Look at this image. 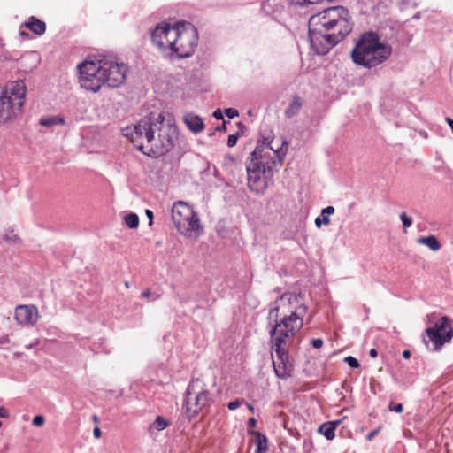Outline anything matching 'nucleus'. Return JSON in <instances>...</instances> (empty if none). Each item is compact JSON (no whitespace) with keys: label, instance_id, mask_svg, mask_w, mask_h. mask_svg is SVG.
<instances>
[{"label":"nucleus","instance_id":"obj_1","mask_svg":"<svg viewBox=\"0 0 453 453\" xmlns=\"http://www.w3.org/2000/svg\"><path fill=\"white\" fill-rule=\"evenodd\" d=\"M306 307L295 294L285 293L278 298L268 313L274 325L270 330L273 365L276 376L286 379L291 375L292 364L288 360V347L303 325Z\"/></svg>","mask_w":453,"mask_h":453},{"label":"nucleus","instance_id":"obj_2","mask_svg":"<svg viewBox=\"0 0 453 453\" xmlns=\"http://www.w3.org/2000/svg\"><path fill=\"white\" fill-rule=\"evenodd\" d=\"M165 120L163 111L150 113L133 127H126L123 133L144 154L159 157L173 147L175 136V127Z\"/></svg>","mask_w":453,"mask_h":453},{"label":"nucleus","instance_id":"obj_3","mask_svg":"<svg viewBox=\"0 0 453 453\" xmlns=\"http://www.w3.org/2000/svg\"><path fill=\"white\" fill-rule=\"evenodd\" d=\"M313 52L326 55L352 30L348 9L334 6L313 12Z\"/></svg>","mask_w":453,"mask_h":453},{"label":"nucleus","instance_id":"obj_4","mask_svg":"<svg viewBox=\"0 0 453 453\" xmlns=\"http://www.w3.org/2000/svg\"><path fill=\"white\" fill-rule=\"evenodd\" d=\"M282 163L280 156L266 146L265 141L258 143L246 166L250 190L257 194L264 193L273 178V172L278 171Z\"/></svg>","mask_w":453,"mask_h":453},{"label":"nucleus","instance_id":"obj_5","mask_svg":"<svg viewBox=\"0 0 453 453\" xmlns=\"http://www.w3.org/2000/svg\"><path fill=\"white\" fill-rule=\"evenodd\" d=\"M391 53V46L380 42L377 33L366 32L358 38L351 51V58L357 65L372 68L386 61Z\"/></svg>","mask_w":453,"mask_h":453},{"label":"nucleus","instance_id":"obj_6","mask_svg":"<svg viewBox=\"0 0 453 453\" xmlns=\"http://www.w3.org/2000/svg\"><path fill=\"white\" fill-rule=\"evenodd\" d=\"M26 85L23 81L8 83L0 93V125L12 121L24 104Z\"/></svg>","mask_w":453,"mask_h":453},{"label":"nucleus","instance_id":"obj_7","mask_svg":"<svg viewBox=\"0 0 453 453\" xmlns=\"http://www.w3.org/2000/svg\"><path fill=\"white\" fill-rule=\"evenodd\" d=\"M172 219L178 232L183 236L197 239L203 233L198 214L186 202L178 201L173 203Z\"/></svg>","mask_w":453,"mask_h":453},{"label":"nucleus","instance_id":"obj_8","mask_svg":"<svg viewBox=\"0 0 453 453\" xmlns=\"http://www.w3.org/2000/svg\"><path fill=\"white\" fill-rule=\"evenodd\" d=\"M186 394L185 412L189 419L193 418L204 408L210 406L211 403V396L208 387L203 380L200 378L193 379L190 381Z\"/></svg>","mask_w":453,"mask_h":453},{"label":"nucleus","instance_id":"obj_9","mask_svg":"<svg viewBox=\"0 0 453 453\" xmlns=\"http://www.w3.org/2000/svg\"><path fill=\"white\" fill-rule=\"evenodd\" d=\"M175 35L172 56L175 55L179 58L191 56L197 44L196 29L189 23H178L176 25Z\"/></svg>","mask_w":453,"mask_h":453},{"label":"nucleus","instance_id":"obj_10","mask_svg":"<svg viewBox=\"0 0 453 453\" xmlns=\"http://www.w3.org/2000/svg\"><path fill=\"white\" fill-rule=\"evenodd\" d=\"M79 82L86 90L97 92L104 83L101 73V64L98 61H85L79 65Z\"/></svg>","mask_w":453,"mask_h":453},{"label":"nucleus","instance_id":"obj_11","mask_svg":"<svg viewBox=\"0 0 453 453\" xmlns=\"http://www.w3.org/2000/svg\"><path fill=\"white\" fill-rule=\"evenodd\" d=\"M101 73L104 83L111 88H118L124 83L128 68L111 59H101Z\"/></svg>","mask_w":453,"mask_h":453},{"label":"nucleus","instance_id":"obj_12","mask_svg":"<svg viewBox=\"0 0 453 453\" xmlns=\"http://www.w3.org/2000/svg\"><path fill=\"white\" fill-rule=\"evenodd\" d=\"M176 25L170 26L163 23L158 25L152 32L151 40L153 44L163 53L172 57L173 40L175 36Z\"/></svg>","mask_w":453,"mask_h":453},{"label":"nucleus","instance_id":"obj_13","mask_svg":"<svg viewBox=\"0 0 453 453\" xmlns=\"http://www.w3.org/2000/svg\"><path fill=\"white\" fill-rule=\"evenodd\" d=\"M450 320L447 317H441L433 327L426 330V335L436 346H441L449 341L452 332L449 329Z\"/></svg>","mask_w":453,"mask_h":453},{"label":"nucleus","instance_id":"obj_14","mask_svg":"<svg viewBox=\"0 0 453 453\" xmlns=\"http://www.w3.org/2000/svg\"><path fill=\"white\" fill-rule=\"evenodd\" d=\"M14 319L19 326H32L39 319V312L35 305L21 304L15 308Z\"/></svg>","mask_w":453,"mask_h":453},{"label":"nucleus","instance_id":"obj_15","mask_svg":"<svg viewBox=\"0 0 453 453\" xmlns=\"http://www.w3.org/2000/svg\"><path fill=\"white\" fill-rule=\"evenodd\" d=\"M187 127L193 133L198 134L204 129V123L201 117L193 113H187L183 117Z\"/></svg>","mask_w":453,"mask_h":453},{"label":"nucleus","instance_id":"obj_16","mask_svg":"<svg viewBox=\"0 0 453 453\" xmlns=\"http://www.w3.org/2000/svg\"><path fill=\"white\" fill-rule=\"evenodd\" d=\"M266 146L270 148L273 152H276L278 156L283 161V158L288 151V142L281 139L273 137L270 142H265Z\"/></svg>","mask_w":453,"mask_h":453},{"label":"nucleus","instance_id":"obj_17","mask_svg":"<svg viewBox=\"0 0 453 453\" xmlns=\"http://www.w3.org/2000/svg\"><path fill=\"white\" fill-rule=\"evenodd\" d=\"M24 27L30 29L36 35H42L46 30V24L44 21L38 19L35 16L28 18L27 21L24 23Z\"/></svg>","mask_w":453,"mask_h":453},{"label":"nucleus","instance_id":"obj_18","mask_svg":"<svg viewBox=\"0 0 453 453\" xmlns=\"http://www.w3.org/2000/svg\"><path fill=\"white\" fill-rule=\"evenodd\" d=\"M339 424L340 421L326 422L319 427L318 433L323 434L327 440H332L334 438V431Z\"/></svg>","mask_w":453,"mask_h":453},{"label":"nucleus","instance_id":"obj_19","mask_svg":"<svg viewBox=\"0 0 453 453\" xmlns=\"http://www.w3.org/2000/svg\"><path fill=\"white\" fill-rule=\"evenodd\" d=\"M334 213V208L333 206H327L323 209L321 214L315 219V225L317 227L321 226H328L330 224V216Z\"/></svg>","mask_w":453,"mask_h":453},{"label":"nucleus","instance_id":"obj_20","mask_svg":"<svg viewBox=\"0 0 453 453\" xmlns=\"http://www.w3.org/2000/svg\"><path fill=\"white\" fill-rule=\"evenodd\" d=\"M303 105V100L301 97L296 96L293 97L289 106L285 110V115L287 118H292L296 115Z\"/></svg>","mask_w":453,"mask_h":453},{"label":"nucleus","instance_id":"obj_21","mask_svg":"<svg viewBox=\"0 0 453 453\" xmlns=\"http://www.w3.org/2000/svg\"><path fill=\"white\" fill-rule=\"evenodd\" d=\"M418 243L427 246L433 251H437L441 247L437 238L434 235L420 237L418 239Z\"/></svg>","mask_w":453,"mask_h":453},{"label":"nucleus","instance_id":"obj_22","mask_svg":"<svg viewBox=\"0 0 453 453\" xmlns=\"http://www.w3.org/2000/svg\"><path fill=\"white\" fill-rule=\"evenodd\" d=\"M252 434L255 435V443L257 445V453H266L268 449L267 438L260 432L254 431Z\"/></svg>","mask_w":453,"mask_h":453},{"label":"nucleus","instance_id":"obj_23","mask_svg":"<svg viewBox=\"0 0 453 453\" xmlns=\"http://www.w3.org/2000/svg\"><path fill=\"white\" fill-rule=\"evenodd\" d=\"M40 125L43 127H52L55 125H63L65 124V119L63 118L58 117H46L42 118L39 121Z\"/></svg>","mask_w":453,"mask_h":453},{"label":"nucleus","instance_id":"obj_24","mask_svg":"<svg viewBox=\"0 0 453 453\" xmlns=\"http://www.w3.org/2000/svg\"><path fill=\"white\" fill-rule=\"evenodd\" d=\"M125 223L129 228H137L139 226V218L135 213H129L125 217Z\"/></svg>","mask_w":453,"mask_h":453},{"label":"nucleus","instance_id":"obj_25","mask_svg":"<svg viewBox=\"0 0 453 453\" xmlns=\"http://www.w3.org/2000/svg\"><path fill=\"white\" fill-rule=\"evenodd\" d=\"M169 422L166 421L163 417L161 416H158L154 423H153V426L155 427V429H157V431H162L164 429H165L168 426H169Z\"/></svg>","mask_w":453,"mask_h":453},{"label":"nucleus","instance_id":"obj_26","mask_svg":"<svg viewBox=\"0 0 453 453\" xmlns=\"http://www.w3.org/2000/svg\"><path fill=\"white\" fill-rule=\"evenodd\" d=\"M344 361L350 366L351 368H357L359 367V362L356 357H353L351 356L346 357L344 358Z\"/></svg>","mask_w":453,"mask_h":453},{"label":"nucleus","instance_id":"obj_27","mask_svg":"<svg viewBox=\"0 0 453 453\" xmlns=\"http://www.w3.org/2000/svg\"><path fill=\"white\" fill-rule=\"evenodd\" d=\"M401 220L403 222V227H410L412 224V219L409 218L404 212L400 215Z\"/></svg>","mask_w":453,"mask_h":453},{"label":"nucleus","instance_id":"obj_28","mask_svg":"<svg viewBox=\"0 0 453 453\" xmlns=\"http://www.w3.org/2000/svg\"><path fill=\"white\" fill-rule=\"evenodd\" d=\"M44 422H45V418L42 415H37V416L34 417V418L32 420V424L35 426H42L44 425Z\"/></svg>","mask_w":453,"mask_h":453},{"label":"nucleus","instance_id":"obj_29","mask_svg":"<svg viewBox=\"0 0 453 453\" xmlns=\"http://www.w3.org/2000/svg\"><path fill=\"white\" fill-rule=\"evenodd\" d=\"M388 409L389 411H395L397 413H402L403 411V406L402 403H398V404H394L393 403H391L389 405H388Z\"/></svg>","mask_w":453,"mask_h":453},{"label":"nucleus","instance_id":"obj_30","mask_svg":"<svg viewBox=\"0 0 453 453\" xmlns=\"http://www.w3.org/2000/svg\"><path fill=\"white\" fill-rule=\"evenodd\" d=\"M225 114L229 118L233 119L234 117H237L239 115V112L236 109L234 108H227L225 110Z\"/></svg>","mask_w":453,"mask_h":453},{"label":"nucleus","instance_id":"obj_31","mask_svg":"<svg viewBox=\"0 0 453 453\" xmlns=\"http://www.w3.org/2000/svg\"><path fill=\"white\" fill-rule=\"evenodd\" d=\"M239 135L237 134H230L227 139V146L234 147L238 140Z\"/></svg>","mask_w":453,"mask_h":453},{"label":"nucleus","instance_id":"obj_32","mask_svg":"<svg viewBox=\"0 0 453 453\" xmlns=\"http://www.w3.org/2000/svg\"><path fill=\"white\" fill-rule=\"evenodd\" d=\"M292 4L296 6H305L307 4H310L311 3V0H291Z\"/></svg>","mask_w":453,"mask_h":453},{"label":"nucleus","instance_id":"obj_33","mask_svg":"<svg viewBox=\"0 0 453 453\" xmlns=\"http://www.w3.org/2000/svg\"><path fill=\"white\" fill-rule=\"evenodd\" d=\"M241 405V402L239 400H234V401H232L230 402L228 404H227V407L230 411H234L236 410L237 408H239Z\"/></svg>","mask_w":453,"mask_h":453},{"label":"nucleus","instance_id":"obj_34","mask_svg":"<svg viewBox=\"0 0 453 453\" xmlns=\"http://www.w3.org/2000/svg\"><path fill=\"white\" fill-rule=\"evenodd\" d=\"M145 215H146V217L149 219V226H152V224H153V218H154L153 211L149 210V209H147L145 211Z\"/></svg>","mask_w":453,"mask_h":453},{"label":"nucleus","instance_id":"obj_35","mask_svg":"<svg viewBox=\"0 0 453 453\" xmlns=\"http://www.w3.org/2000/svg\"><path fill=\"white\" fill-rule=\"evenodd\" d=\"M380 428L375 429L366 435V440L371 441L379 433Z\"/></svg>","mask_w":453,"mask_h":453},{"label":"nucleus","instance_id":"obj_36","mask_svg":"<svg viewBox=\"0 0 453 453\" xmlns=\"http://www.w3.org/2000/svg\"><path fill=\"white\" fill-rule=\"evenodd\" d=\"M9 411L4 407H0V418H8Z\"/></svg>","mask_w":453,"mask_h":453},{"label":"nucleus","instance_id":"obj_37","mask_svg":"<svg viewBox=\"0 0 453 453\" xmlns=\"http://www.w3.org/2000/svg\"><path fill=\"white\" fill-rule=\"evenodd\" d=\"M323 340L322 339H314L313 340V348L319 349L322 347Z\"/></svg>","mask_w":453,"mask_h":453},{"label":"nucleus","instance_id":"obj_38","mask_svg":"<svg viewBox=\"0 0 453 453\" xmlns=\"http://www.w3.org/2000/svg\"><path fill=\"white\" fill-rule=\"evenodd\" d=\"M213 117L217 119H223V114H222V111L220 109H217L214 112H213Z\"/></svg>","mask_w":453,"mask_h":453},{"label":"nucleus","instance_id":"obj_39","mask_svg":"<svg viewBox=\"0 0 453 453\" xmlns=\"http://www.w3.org/2000/svg\"><path fill=\"white\" fill-rule=\"evenodd\" d=\"M93 434L96 438H100L102 435L101 429L98 426H96L93 430Z\"/></svg>","mask_w":453,"mask_h":453},{"label":"nucleus","instance_id":"obj_40","mask_svg":"<svg viewBox=\"0 0 453 453\" xmlns=\"http://www.w3.org/2000/svg\"><path fill=\"white\" fill-rule=\"evenodd\" d=\"M311 18L309 19L308 20V38L310 40V42H311Z\"/></svg>","mask_w":453,"mask_h":453},{"label":"nucleus","instance_id":"obj_41","mask_svg":"<svg viewBox=\"0 0 453 453\" xmlns=\"http://www.w3.org/2000/svg\"><path fill=\"white\" fill-rule=\"evenodd\" d=\"M248 426L250 427H255L257 426V420L254 418H250L248 421Z\"/></svg>","mask_w":453,"mask_h":453},{"label":"nucleus","instance_id":"obj_42","mask_svg":"<svg viewBox=\"0 0 453 453\" xmlns=\"http://www.w3.org/2000/svg\"><path fill=\"white\" fill-rule=\"evenodd\" d=\"M151 295V292L150 289H145L142 293V296L144 297V298H149Z\"/></svg>","mask_w":453,"mask_h":453},{"label":"nucleus","instance_id":"obj_43","mask_svg":"<svg viewBox=\"0 0 453 453\" xmlns=\"http://www.w3.org/2000/svg\"><path fill=\"white\" fill-rule=\"evenodd\" d=\"M369 355H370L372 358H374V357H376L378 356V351H377L375 349H370V351H369Z\"/></svg>","mask_w":453,"mask_h":453},{"label":"nucleus","instance_id":"obj_44","mask_svg":"<svg viewBox=\"0 0 453 453\" xmlns=\"http://www.w3.org/2000/svg\"><path fill=\"white\" fill-rule=\"evenodd\" d=\"M403 357L406 359L410 358L411 357V351L406 349V350H403Z\"/></svg>","mask_w":453,"mask_h":453},{"label":"nucleus","instance_id":"obj_45","mask_svg":"<svg viewBox=\"0 0 453 453\" xmlns=\"http://www.w3.org/2000/svg\"><path fill=\"white\" fill-rule=\"evenodd\" d=\"M218 130L220 131V132L221 131H226V123L224 122L222 126L218 127Z\"/></svg>","mask_w":453,"mask_h":453},{"label":"nucleus","instance_id":"obj_46","mask_svg":"<svg viewBox=\"0 0 453 453\" xmlns=\"http://www.w3.org/2000/svg\"><path fill=\"white\" fill-rule=\"evenodd\" d=\"M247 406H248V409H249L251 412H254V407H253V405H251V404L248 403V404H247Z\"/></svg>","mask_w":453,"mask_h":453},{"label":"nucleus","instance_id":"obj_47","mask_svg":"<svg viewBox=\"0 0 453 453\" xmlns=\"http://www.w3.org/2000/svg\"><path fill=\"white\" fill-rule=\"evenodd\" d=\"M125 287H126V288H127L130 287V285H129V282H128V281H126V282H125Z\"/></svg>","mask_w":453,"mask_h":453},{"label":"nucleus","instance_id":"obj_48","mask_svg":"<svg viewBox=\"0 0 453 453\" xmlns=\"http://www.w3.org/2000/svg\"><path fill=\"white\" fill-rule=\"evenodd\" d=\"M20 35H21L22 36H27V35L25 32H21V33H20Z\"/></svg>","mask_w":453,"mask_h":453},{"label":"nucleus","instance_id":"obj_49","mask_svg":"<svg viewBox=\"0 0 453 453\" xmlns=\"http://www.w3.org/2000/svg\"><path fill=\"white\" fill-rule=\"evenodd\" d=\"M94 421H95V422H96V421H97V418H96V417H95V418H94Z\"/></svg>","mask_w":453,"mask_h":453}]
</instances>
